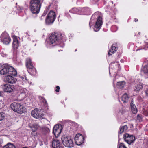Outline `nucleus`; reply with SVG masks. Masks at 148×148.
<instances>
[{
	"label": "nucleus",
	"instance_id": "dca6fc26",
	"mask_svg": "<svg viewBox=\"0 0 148 148\" xmlns=\"http://www.w3.org/2000/svg\"><path fill=\"white\" fill-rule=\"evenodd\" d=\"M19 46V42L17 38H14L12 44V47L14 49H16Z\"/></svg>",
	"mask_w": 148,
	"mask_h": 148
},
{
	"label": "nucleus",
	"instance_id": "9d476101",
	"mask_svg": "<svg viewBox=\"0 0 148 148\" xmlns=\"http://www.w3.org/2000/svg\"><path fill=\"white\" fill-rule=\"evenodd\" d=\"M62 130V127L58 125H55L53 128V132L55 137H58Z\"/></svg>",
	"mask_w": 148,
	"mask_h": 148
},
{
	"label": "nucleus",
	"instance_id": "bb28decb",
	"mask_svg": "<svg viewBox=\"0 0 148 148\" xmlns=\"http://www.w3.org/2000/svg\"><path fill=\"white\" fill-rule=\"evenodd\" d=\"M11 41L10 38L6 39L3 40L1 41L3 43L7 45Z\"/></svg>",
	"mask_w": 148,
	"mask_h": 148
},
{
	"label": "nucleus",
	"instance_id": "a878e982",
	"mask_svg": "<svg viewBox=\"0 0 148 148\" xmlns=\"http://www.w3.org/2000/svg\"><path fill=\"white\" fill-rule=\"evenodd\" d=\"M142 72L145 74H147L148 73V66H145L142 69Z\"/></svg>",
	"mask_w": 148,
	"mask_h": 148
},
{
	"label": "nucleus",
	"instance_id": "2f4dec72",
	"mask_svg": "<svg viewBox=\"0 0 148 148\" xmlns=\"http://www.w3.org/2000/svg\"><path fill=\"white\" fill-rule=\"evenodd\" d=\"M119 148H127L123 143H121L119 144Z\"/></svg>",
	"mask_w": 148,
	"mask_h": 148
},
{
	"label": "nucleus",
	"instance_id": "473e14b6",
	"mask_svg": "<svg viewBox=\"0 0 148 148\" xmlns=\"http://www.w3.org/2000/svg\"><path fill=\"white\" fill-rule=\"evenodd\" d=\"M137 119L139 120L140 121H141L142 120V115H140L138 114L137 115Z\"/></svg>",
	"mask_w": 148,
	"mask_h": 148
},
{
	"label": "nucleus",
	"instance_id": "7ed1b4c3",
	"mask_svg": "<svg viewBox=\"0 0 148 148\" xmlns=\"http://www.w3.org/2000/svg\"><path fill=\"white\" fill-rule=\"evenodd\" d=\"M61 140L63 145L68 147H72L73 146V140L71 138L66 135H64L61 138Z\"/></svg>",
	"mask_w": 148,
	"mask_h": 148
},
{
	"label": "nucleus",
	"instance_id": "6ab92c4d",
	"mask_svg": "<svg viewBox=\"0 0 148 148\" xmlns=\"http://www.w3.org/2000/svg\"><path fill=\"white\" fill-rule=\"evenodd\" d=\"M127 125H125L121 127L119 129V134H121L123 132H125L128 129Z\"/></svg>",
	"mask_w": 148,
	"mask_h": 148
},
{
	"label": "nucleus",
	"instance_id": "412c9836",
	"mask_svg": "<svg viewBox=\"0 0 148 148\" xmlns=\"http://www.w3.org/2000/svg\"><path fill=\"white\" fill-rule=\"evenodd\" d=\"M125 84V81H121L117 83V86L119 88H122L124 87Z\"/></svg>",
	"mask_w": 148,
	"mask_h": 148
},
{
	"label": "nucleus",
	"instance_id": "de8ad7c7",
	"mask_svg": "<svg viewBox=\"0 0 148 148\" xmlns=\"http://www.w3.org/2000/svg\"><path fill=\"white\" fill-rule=\"evenodd\" d=\"M138 34H140V32H138Z\"/></svg>",
	"mask_w": 148,
	"mask_h": 148
},
{
	"label": "nucleus",
	"instance_id": "b1692460",
	"mask_svg": "<svg viewBox=\"0 0 148 148\" xmlns=\"http://www.w3.org/2000/svg\"><path fill=\"white\" fill-rule=\"evenodd\" d=\"M110 67L114 69L116 68L117 67L119 66V63L118 62H116L112 63L110 65Z\"/></svg>",
	"mask_w": 148,
	"mask_h": 148
},
{
	"label": "nucleus",
	"instance_id": "72a5a7b5",
	"mask_svg": "<svg viewBox=\"0 0 148 148\" xmlns=\"http://www.w3.org/2000/svg\"><path fill=\"white\" fill-rule=\"evenodd\" d=\"M36 131H32L31 132V134L32 136H35L36 135Z\"/></svg>",
	"mask_w": 148,
	"mask_h": 148
},
{
	"label": "nucleus",
	"instance_id": "79ce46f5",
	"mask_svg": "<svg viewBox=\"0 0 148 148\" xmlns=\"http://www.w3.org/2000/svg\"><path fill=\"white\" fill-rule=\"evenodd\" d=\"M2 95V93L1 92H0V96H1V95Z\"/></svg>",
	"mask_w": 148,
	"mask_h": 148
},
{
	"label": "nucleus",
	"instance_id": "20e7f679",
	"mask_svg": "<svg viewBox=\"0 0 148 148\" xmlns=\"http://www.w3.org/2000/svg\"><path fill=\"white\" fill-rule=\"evenodd\" d=\"M12 110L15 112L19 114H21L24 112L25 108L23 107L20 103L14 102L10 105Z\"/></svg>",
	"mask_w": 148,
	"mask_h": 148
},
{
	"label": "nucleus",
	"instance_id": "aec40b11",
	"mask_svg": "<svg viewBox=\"0 0 148 148\" xmlns=\"http://www.w3.org/2000/svg\"><path fill=\"white\" fill-rule=\"evenodd\" d=\"M9 37L8 34L6 33H3L1 35V41L6 39L9 38Z\"/></svg>",
	"mask_w": 148,
	"mask_h": 148
},
{
	"label": "nucleus",
	"instance_id": "9b49d317",
	"mask_svg": "<svg viewBox=\"0 0 148 148\" xmlns=\"http://www.w3.org/2000/svg\"><path fill=\"white\" fill-rule=\"evenodd\" d=\"M28 73L31 75H35L36 74V69L32 65L30 59H28Z\"/></svg>",
	"mask_w": 148,
	"mask_h": 148
},
{
	"label": "nucleus",
	"instance_id": "39448f33",
	"mask_svg": "<svg viewBox=\"0 0 148 148\" xmlns=\"http://www.w3.org/2000/svg\"><path fill=\"white\" fill-rule=\"evenodd\" d=\"M56 18V14L52 11H50L47 14L45 20L46 24L49 25L52 24Z\"/></svg>",
	"mask_w": 148,
	"mask_h": 148
},
{
	"label": "nucleus",
	"instance_id": "393cba45",
	"mask_svg": "<svg viewBox=\"0 0 148 148\" xmlns=\"http://www.w3.org/2000/svg\"><path fill=\"white\" fill-rule=\"evenodd\" d=\"M3 148H16L15 146L12 144L11 143H8L5 145Z\"/></svg>",
	"mask_w": 148,
	"mask_h": 148
},
{
	"label": "nucleus",
	"instance_id": "4c0bfd02",
	"mask_svg": "<svg viewBox=\"0 0 148 148\" xmlns=\"http://www.w3.org/2000/svg\"><path fill=\"white\" fill-rule=\"evenodd\" d=\"M45 18V17H44L43 16H41L40 19L41 20H44Z\"/></svg>",
	"mask_w": 148,
	"mask_h": 148
},
{
	"label": "nucleus",
	"instance_id": "ddd939ff",
	"mask_svg": "<svg viewBox=\"0 0 148 148\" xmlns=\"http://www.w3.org/2000/svg\"><path fill=\"white\" fill-rule=\"evenodd\" d=\"M2 87L4 91L6 92L11 93L14 91V87L8 84H6L3 85Z\"/></svg>",
	"mask_w": 148,
	"mask_h": 148
},
{
	"label": "nucleus",
	"instance_id": "2eb2a0df",
	"mask_svg": "<svg viewBox=\"0 0 148 148\" xmlns=\"http://www.w3.org/2000/svg\"><path fill=\"white\" fill-rule=\"evenodd\" d=\"M117 49L118 48L116 47V44H113L111 47V49L109 50L108 53V56H110L115 53Z\"/></svg>",
	"mask_w": 148,
	"mask_h": 148
},
{
	"label": "nucleus",
	"instance_id": "58836bf2",
	"mask_svg": "<svg viewBox=\"0 0 148 148\" xmlns=\"http://www.w3.org/2000/svg\"><path fill=\"white\" fill-rule=\"evenodd\" d=\"M146 144L148 147V139H147L146 140Z\"/></svg>",
	"mask_w": 148,
	"mask_h": 148
},
{
	"label": "nucleus",
	"instance_id": "a211bd4d",
	"mask_svg": "<svg viewBox=\"0 0 148 148\" xmlns=\"http://www.w3.org/2000/svg\"><path fill=\"white\" fill-rule=\"evenodd\" d=\"M131 106L132 112L134 114H136L137 112V110L136 106L134 104L132 101L131 103Z\"/></svg>",
	"mask_w": 148,
	"mask_h": 148
},
{
	"label": "nucleus",
	"instance_id": "ea45409f",
	"mask_svg": "<svg viewBox=\"0 0 148 148\" xmlns=\"http://www.w3.org/2000/svg\"><path fill=\"white\" fill-rule=\"evenodd\" d=\"M50 7V5L48 6V7H47L46 8V10H47V11H48V10H49V9Z\"/></svg>",
	"mask_w": 148,
	"mask_h": 148
},
{
	"label": "nucleus",
	"instance_id": "c85d7f7f",
	"mask_svg": "<svg viewBox=\"0 0 148 148\" xmlns=\"http://www.w3.org/2000/svg\"><path fill=\"white\" fill-rule=\"evenodd\" d=\"M97 13V12L95 13L94 14L92 15L91 17V19L90 21V22L89 23V26L90 28H91V26L92 25V23H93V22H92V19L94 18L95 17V15Z\"/></svg>",
	"mask_w": 148,
	"mask_h": 148
},
{
	"label": "nucleus",
	"instance_id": "a18cd8bd",
	"mask_svg": "<svg viewBox=\"0 0 148 148\" xmlns=\"http://www.w3.org/2000/svg\"><path fill=\"white\" fill-rule=\"evenodd\" d=\"M22 148H28L27 147H22Z\"/></svg>",
	"mask_w": 148,
	"mask_h": 148
},
{
	"label": "nucleus",
	"instance_id": "cd10ccee",
	"mask_svg": "<svg viewBox=\"0 0 148 148\" xmlns=\"http://www.w3.org/2000/svg\"><path fill=\"white\" fill-rule=\"evenodd\" d=\"M43 131L44 134H46L49 133L50 132V130L49 129L47 128L43 129Z\"/></svg>",
	"mask_w": 148,
	"mask_h": 148
},
{
	"label": "nucleus",
	"instance_id": "423d86ee",
	"mask_svg": "<svg viewBox=\"0 0 148 148\" xmlns=\"http://www.w3.org/2000/svg\"><path fill=\"white\" fill-rule=\"evenodd\" d=\"M62 34L60 33H52L49 38L50 42L52 44H54L58 40L62 38Z\"/></svg>",
	"mask_w": 148,
	"mask_h": 148
},
{
	"label": "nucleus",
	"instance_id": "f704fd0d",
	"mask_svg": "<svg viewBox=\"0 0 148 148\" xmlns=\"http://www.w3.org/2000/svg\"><path fill=\"white\" fill-rule=\"evenodd\" d=\"M47 10H45L44 12V13L42 15V16H43L44 17H45V15L47 14Z\"/></svg>",
	"mask_w": 148,
	"mask_h": 148
},
{
	"label": "nucleus",
	"instance_id": "c03bdc74",
	"mask_svg": "<svg viewBox=\"0 0 148 148\" xmlns=\"http://www.w3.org/2000/svg\"><path fill=\"white\" fill-rule=\"evenodd\" d=\"M135 21H138V19H137L136 20V19H135Z\"/></svg>",
	"mask_w": 148,
	"mask_h": 148
},
{
	"label": "nucleus",
	"instance_id": "f257e3e1",
	"mask_svg": "<svg viewBox=\"0 0 148 148\" xmlns=\"http://www.w3.org/2000/svg\"><path fill=\"white\" fill-rule=\"evenodd\" d=\"M17 73L12 66L4 64H0V74L7 75L5 78V81L11 84L15 83L16 81L15 78L10 75L16 76Z\"/></svg>",
	"mask_w": 148,
	"mask_h": 148
},
{
	"label": "nucleus",
	"instance_id": "a19ab883",
	"mask_svg": "<svg viewBox=\"0 0 148 148\" xmlns=\"http://www.w3.org/2000/svg\"><path fill=\"white\" fill-rule=\"evenodd\" d=\"M26 66L27 68H28V62H26Z\"/></svg>",
	"mask_w": 148,
	"mask_h": 148
},
{
	"label": "nucleus",
	"instance_id": "1a4fd4ad",
	"mask_svg": "<svg viewBox=\"0 0 148 148\" xmlns=\"http://www.w3.org/2000/svg\"><path fill=\"white\" fill-rule=\"evenodd\" d=\"M84 137L82 134H78L76 135L75 138V144L80 145L84 143Z\"/></svg>",
	"mask_w": 148,
	"mask_h": 148
},
{
	"label": "nucleus",
	"instance_id": "c756f323",
	"mask_svg": "<svg viewBox=\"0 0 148 148\" xmlns=\"http://www.w3.org/2000/svg\"><path fill=\"white\" fill-rule=\"evenodd\" d=\"M79 10L76 8H74L71 10L73 13H77L79 12Z\"/></svg>",
	"mask_w": 148,
	"mask_h": 148
},
{
	"label": "nucleus",
	"instance_id": "4be33fe9",
	"mask_svg": "<svg viewBox=\"0 0 148 148\" xmlns=\"http://www.w3.org/2000/svg\"><path fill=\"white\" fill-rule=\"evenodd\" d=\"M143 88V86L141 84H139L136 85L134 88V90L136 92H138L140 89Z\"/></svg>",
	"mask_w": 148,
	"mask_h": 148
},
{
	"label": "nucleus",
	"instance_id": "37998d69",
	"mask_svg": "<svg viewBox=\"0 0 148 148\" xmlns=\"http://www.w3.org/2000/svg\"><path fill=\"white\" fill-rule=\"evenodd\" d=\"M146 47L147 48H148V43H147V46Z\"/></svg>",
	"mask_w": 148,
	"mask_h": 148
},
{
	"label": "nucleus",
	"instance_id": "c9c22d12",
	"mask_svg": "<svg viewBox=\"0 0 148 148\" xmlns=\"http://www.w3.org/2000/svg\"><path fill=\"white\" fill-rule=\"evenodd\" d=\"M145 92V93L146 95L147 96H148V88H147L146 89Z\"/></svg>",
	"mask_w": 148,
	"mask_h": 148
},
{
	"label": "nucleus",
	"instance_id": "5701e85b",
	"mask_svg": "<svg viewBox=\"0 0 148 148\" xmlns=\"http://www.w3.org/2000/svg\"><path fill=\"white\" fill-rule=\"evenodd\" d=\"M38 126L36 124H34L29 126V127L32 131H36L38 128Z\"/></svg>",
	"mask_w": 148,
	"mask_h": 148
},
{
	"label": "nucleus",
	"instance_id": "4468645a",
	"mask_svg": "<svg viewBox=\"0 0 148 148\" xmlns=\"http://www.w3.org/2000/svg\"><path fill=\"white\" fill-rule=\"evenodd\" d=\"M52 146L53 148H63L60 141L57 139H54L53 140Z\"/></svg>",
	"mask_w": 148,
	"mask_h": 148
},
{
	"label": "nucleus",
	"instance_id": "f3484780",
	"mask_svg": "<svg viewBox=\"0 0 148 148\" xmlns=\"http://www.w3.org/2000/svg\"><path fill=\"white\" fill-rule=\"evenodd\" d=\"M129 98V96L127 94L125 93L122 96V100L124 103H127L128 101Z\"/></svg>",
	"mask_w": 148,
	"mask_h": 148
},
{
	"label": "nucleus",
	"instance_id": "7c9ffc66",
	"mask_svg": "<svg viewBox=\"0 0 148 148\" xmlns=\"http://www.w3.org/2000/svg\"><path fill=\"white\" fill-rule=\"evenodd\" d=\"M5 117V114L3 112H0V121L2 120Z\"/></svg>",
	"mask_w": 148,
	"mask_h": 148
},
{
	"label": "nucleus",
	"instance_id": "49530a36",
	"mask_svg": "<svg viewBox=\"0 0 148 148\" xmlns=\"http://www.w3.org/2000/svg\"><path fill=\"white\" fill-rule=\"evenodd\" d=\"M35 147L34 146V147H32V148H34ZM28 148H30V147H28Z\"/></svg>",
	"mask_w": 148,
	"mask_h": 148
},
{
	"label": "nucleus",
	"instance_id": "6e6552de",
	"mask_svg": "<svg viewBox=\"0 0 148 148\" xmlns=\"http://www.w3.org/2000/svg\"><path fill=\"white\" fill-rule=\"evenodd\" d=\"M123 138L125 141L129 144L133 143L135 140V137L133 136L130 135L128 134H125Z\"/></svg>",
	"mask_w": 148,
	"mask_h": 148
},
{
	"label": "nucleus",
	"instance_id": "09e8293b",
	"mask_svg": "<svg viewBox=\"0 0 148 148\" xmlns=\"http://www.w3.org/2000/svg\"><path fill=\"white\" fill-rule=\"evenodd\" d=\"M77 51V50H75V51Z\"/></svg>",
	"mask_w": 148,
	"mask_h": 148
},
{
	"label": "nucleus",
	"instance_id": "f03ea898",
	"mask_svg": "<svg viewBox=\"0 0 148 148\" xmlns=\"http://www.w3.org/2000/svg\"><path fill=\"white\" fill-rule=\"evenodd\" d=\"M42 0H32L30 2V9L32 13L36 14L39 12L41 6V1Z\"/></svg>",
	"mask_w": 148,
	"mask_h": 148
},
{
	"label": "nucleus",
	"instance_id": "f8f14e48",
	"mask_svg": "<svg viewBox=\"0 0 148 148\" xmlns=\"http://www.w3.org/2000/svg\"><path fill=\"white\" fill-rule=\"evenodd\" d=\"M102 24V22L101 18L99 16L98 17L96 23L95 28L94 29V31L95 32L99 31L100 29Z\"/></svg>",
	"mask_w": 148,
	"mask_h": 148
},
{
	"label": "nucleus",
	"instance_id": "e433bc0d",
	"mask_svg": "<svg viewBox=\"0 0 148 148\" xmlns=\"http://www.w3.org/2000/svg\"><path fill=\"white\" fill-rule=\"evenodd\" d=\"M56 91L57 92H59V90L60 89V87L59 86H57L56 87Z\"/></svg>",
	"mask_w": 148,
	"mask_h": 148
},
{
	"label": "nucleus",
	"instance_id": "0eeeda50",
	"mask_svg": "<svg viewBox=\"0 0 148 148\" xmlns=\"http://www.w3.org/2000/svg\"><path fill=\"white\" fill-rule=\"evenodd\" d=\"M31 114L34 117L37 119H44V114L41 112V110L40 109H35L31 112Z\"/></svg>",
	"mask_w": 148,
	"mask_h": 148
}]
</instances>
